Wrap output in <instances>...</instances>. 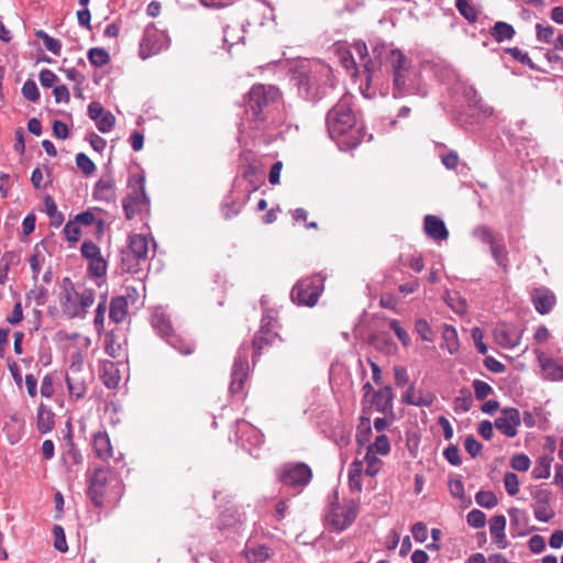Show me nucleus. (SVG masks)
Listing matches in <instances>:
<instances>
[{
    "label": "nucleus",
    "instance_id": "4468645a",
    "mask_svg": "<svg viewBox=\"0 0 563 563\" xmlns=\"http://www.w3.org/2000/svg\"><path fill=\"white\" fill-rule=\"evenodd\" d=\"M147 201L144 187L134 188L122 201L125 218L131 220L140 211V206Z\"/></svg>",
    "mask_w": 563,
    "mask_h": 563
},
{
    "label": "nucleus",
    "instance_id": "6ab92c4d",
    "mask_svg": "<svg viewBox=\"0 0 563 563\" xmlns=\"http://www.w3.org/2000/svg\"><path fill=\"white\" fill-rule=\"evenodd\" d=\"M423 228L427 235L433 240L442 241L446 240L449 236L444 222L435 216H426Z\"/></svg>",
    "mask_w": 563,
    "mask_h": 563
},
{
    "label": "nucleus",
    "instance_id": "a878e982",
    "mask_svg": "<svg viewBox=\"0 0 563 563\" xmlns=\"http://www.w3.org/2000/svg\"><path fill=\"white\" fill-rule=\"evenodd\" d=\"M393 390L389 386H386L373 395L372 402L378 411L385 412L391 409L393 406Z\"/></svg>",
    "mask_w": 563,
    "mask_h": 563
},
{
    "label": "nucleus",
    "instance_id": "f3484780",
    "mask_svg": "<svg viewBox=\"0 0 563 563\" xmlns=\"http://www.w3.org/2000/svg\"><path fill=\"white\" fill-rule=\"evenodd\" d=\"M249 375V362L246 357L238 356L233 363L231 373L230 391L232 394L240 393L243 389V384Z\"/></svg>",
    "mask_w": 563,
    "mask_h": 563
},
{
    "label": "nucleus",
    "instance_id": "5fc2aeb1",
    "mask_svg": "<svg viewBox=\"0 0 563 563\" xmlns=\"http://www.w3.org/2000/svg\"><path fill=\"white\" fill-rule=\"evenodd\" d=\"M490 246V253L496 261V263L499 266H505V260H506V249L503 243H500L498 240L494 242V244Z\"/></svg>",
    "mask_w": 563,
    "mask_h": 563
},
{
    "label": "nucleus",
    "instance_id": "e2e57ef3",
    "mask_svg": "<svg viewBox=\"0 0 563 563\" xmlns=\"http://www.w3.org/2000/svg\"><path fill=\"white\" fill-rule=\"evenodd\" d=\"M81 254L87 260H91V258L101 256L100 249L91 241H85L81 244Z\"/></svg>",
    "mask_w": 563,
    "mask_h": 563
},
{
    "label": "nucleus",
    "instance_id": "9d476101",
    "mask_svg": "<svg viewBox=\"0 0 563 563\" xmlns=\"http://www.w3.org/2000/svg\"><path fill=\"white\" fill-rule=\"evenodd\" d=\"M109 470L98 467L89 479L88 495L96 507L103 505L106 487L109 481Z\"/></svg>",
    "mask_w": 563,
    "mask_h": 563
},
{
    "label": "nucleus",
    "instance_id": "6e6d98bb",
    "mask_svg": "<svg viewBox=\"0 0 563 563\" xmlns=\"http://www.w3.org/2000/svg\"><path fill=\"white\" fill-rule=\"evenodd\" d=\"M504 484L510 496H515L519 492V479L515 473H506L504 476Z\"/></svg>",
    "mask_w": 563,
    "mask_h": 563
},
{
    "label": "nucleus",
    "instance_id": "3c124183",
    "mask_svg": "<svg viewBox=\"0 0 563 563\" xmlns=\"http://www.w3.org/2000/svg\"><path fill=\"white\" fill-rule=\"evenodd\" d=\"M473 388H474L475 397L478 400L485 399L493 393L492 386L489 384H487L486 382H483L479 379H475L473 382Z\"/></svg>",
    "mask_w": 563,
    "mask_h": 563
},
{
    "label": "nucleus",
    "instance_id": "1a4fd4ad",
    "mask_svg": "<svg viewBox=\"0 0 563 563\" xmlns=\"http://www.w3.org/2000/svg\"><path fill=\"white\" fill-rule=\"evenodd\" d=\"M322 286L313 279L299 280L291 290V299L298 305L312 307L317 303Z\"/></svg>",
    "mask_w": 563,
    "mask_h": 563
},
{
    "label": "nucleus",
    "instance_id": "e433bc0d",
    "mask_svg": "<svg viewBox=\"0 0 563 563\" xmlns=\"http://www.w3.org/2000/svg\"><path fill=\"white\" fill-rule=\"evenodd\" d=\"M88 59L91 65L102 67L110 62V55L104 48L93 47L88 51Z\"/></svg>",
    "mask_w": 563,
    "mask_h": 563
},
{
    "label": "nucleus",
    "instance_id": "052dcab7",
    "mask_svg": "<svg viewBox=\"0 0 563 563\" xmlns=\"http://www.w3.org/2000/svg\"><path fill=\"white\" fill-rule=\"evenodd\" d=\"M484 332L482 329L475 327L472 329V339L479 354L485 355L488 351L487 345L483 342Z\"/></svg>",
    "mask_w": 563,
    "mask_h": 563
},
{
    "label": "nucleus",
    "instance_id": "58836bf2",
    "mask_svg": "<svg viewBox=\"0 0 563 563\" xmlns=\"http://www.w3.org/2000/svg\"><path fill=\"white\" fill-rule=\"evenodd\" d=\"M167 342L169 343L170 346H173L174 349H176L179 353H181L184 355L191 354L195 350L194 343H191L189 341H185L184 339H181L177 335L172 334L167 339Z\"/></svg>",
    "mask_w": 563,
    "mask_h": 563
},
{
    "label": "nucleus",
    "instance_id": "aec40b11",
    "mask_svg": "<svg viewBox=\"0 0 563 563\" xmlns=\"http://www.w3.org/2000/svg\"><path fill=\"white\" fill-rule=\"evenodd\" d=\"M505 528L506 517L504 515H496L490 519L489 531L499 549H506L508 547Z\"/></svg>",
    "mask_w": 563,
    "mask_h": 563
},
{
    "label": "nucleus",
    "instance_id": "dca6fc26",
    "mask_svg": "<svg viewBox=\"0 0 563 563\" xmlns=\"http://www.w3.org/2000/svg\"><path fill=\"white\" fill-rule=\"evenodd\" d=\"M163 34L155 27H147L141 42V54L143 58L157 54L162 48Z\"/></svg>",
    "mask_w": 563,
    "mask_h": 563
},
{
    "label": "nucleus",
    "instance_id": "de8ad7c7",
    "mask_svg": "<svg viewBox=\"0 0 563 563\" xmlns=\"http://www.w3.org/2000/svg\"><path fill=\"white\" fill-rule=\"evenodd\" d=\"M473 236L478 239L481 242L492 245L497 240V238L494 235L493 231L481 225L473 230Z\"/></svg>",
    "mask_w": 563,
    "mask_h": 563
},
{
    "label": "nucleus",
    "instance_id": "0eeeda50",
    "mask_svg": "<svg viewBox=\"0 0 563 563\" xmlns=\"http://www.w3.org/2000/svg\"><path fill=\"white\" fill-rule=\"evenodd\" d=\"M312 477L311 468L305 463H288L279 472V481L289 487H305Z\"/></svg>",
    "mask_w": 563,
    "mask_h": 563
},
{
    "label": "nucleus",
    "instance_id": "f8f14e48",
    "mask_svg": "<svg viewBox=\"0 0 563 563\" xmlns=\"http://www.w3.org/2000/svg\"><path fill=\"white\" fill-rule=\"evenodd\" d=\"M387 62L393 75V86L401 87L404 84L401 74L410 70L412 62L399 49H390Z\"/></svg>",
    "mask_w": 563,
    "mask_h": 563
},
{
    "label": "nucleus",
    "instance_id": "338daca9",
    "mask_svg": "<svg viewBox=\"0 0 563 563\" xmlns=\"http://www.w3.org/2000/svg\"><path fill=\"white\" fill-rule=\"evenodd\" d=\"M411 532L417 542H424L428 538V529L423 522H416L411 527Z\"/></svg>",
    "mask_w": 563,
    "mask_h": 563
},
{
    "label": "nucleus",
    "instance_id": "ea45409f",
    "mask_svg": "<svg viewBox=\"0 0 563 563\" xmlns=\"http://www.w3.org/2000/svg\"><path fill=\"white\" fill-rule=\"evenodd\" d=\"M461 396L456 397L454 400V409L461 410L463 412L468 411L473 405L472 394L468 389H461Z\"/></svg>",
    "mask_w": 563,
    "mask_h": 563
},
{
    "label": "nucleus",
    "instance_id": "473e14b6",
    "mask_svg": "<svg viewBox=\"0 0 563 563\" xmlns=\"http://www.w3.org/2000/svg\"><path fill=\"white\" fill-rule=\"evenodd\" d=\"M377 453L371 451L369 449L366 450V453L364 455L363 462L366 464V467L364 470V473L367 476L374 477L378 474V472L382 468L383 462L380 459L376 456Z\"/></svg>",
    "mask_w": 563,
    "mask_h": 563
},
{
    "label": "nucleus",
    "instance_id": "9b49d317",
    "mask_svg": "<svg viewBox=\"0 0 563 563\" xmlns=\"http://www.w3.org/2000/svg\"><path fill=\"white\" fill-rule=\"evenodd\" d=\"M520 423V412L518 409L512 407L504 408L500 416L495 420V427L497 430L508 438L517 435V429Z\"/></svg>",
    "mask_w": 563,
    "mask_h": 563
},
{
    "label": "nucleus",
    "instance_id": "6e6552de",
    "mask_svg": "<svg viewBox=\"0 0 563 563\" xmlns=\"http://www.w3.org/2000/svg\"><path fill=\"white\" fill-rule=\"evenodd\" d=\"M401 77L404 81L402 86H393L394 98H404L407 96L427 97L428 91L422 85L420 76L413 66L410 67L409 71H404Z\"/></svg>",
    "mask_w": 563,
    "mask_h": 563
},
{
    "label": "nucleus",
    "instance_id": "774afa93",
    "mask_svg": "<svg viewBox=\"0 0 563 563\" xmlns=\"http://www.w3.org/2000/svg\"><path fill=\"white\" fill-rule=\"evenodd\" d=\"M444 456L448 460V462L452 465H460L462 463L461 456H460V450L456 445H450L444 450Z\"/></svg>",
    "mask_w": 563,
    "mask_h": 563
},
{
    "label": "nucleus",
    "instance_id": "5701e85b",
    "mask_svg": "<svg viewBox=\"0 0 563 563\" xmlns=\"http://www.w3.org/2000/svg\"><path fill=\"white\" fill-rule=\"evenodd\" d=\"M93 449L96 455L101 460H108L113 455L110 439L106 432H98L95 434Z\"/></svg>",
    "mask_w": 563,
    "mask_h": 563
},
{
    "label": "nucleus",
    "instance_id": "13d9d810",
    "mask_svg": "<svg viewBox=\"0 0 563 563\" xmlns=\"http://www.w3.org/2000/svg\"><path fill=\"white\" fill-rule=\"evenodd\" d=\"M415 330L418 333V335L427 342L432 341V331L428 322L423 319H419L416 321Z\"/></svg>",
    "mask_w": 563,
    "mask_h": 563
},
{
    "label": "nucleus",
    "instance_id": "7c9ffc66",
    "mask_svg": "<svg viewBox=\"0 0 563 563\" xmlns=\"http://www.w3.org/2000/svg\"><path fill=\"white\" fill-rule=\"evenodd\" d=\"M552 461L553 457L550 455L540 456L533 467L532 476L538 479L548 478L551 474Z\"/></svg>",
    "mask_w": 563,
    "mask_h": 563
},
{
    "label": "nucleus",
    "instance_id": "393cba45",
    "mask_svg": "<svg viewBox=\"0 0 563 563\" xmlns=\"http://www.w3.org/2000/svg\"><path fill=\"white\" fill-rule=\"evenodd\" d=\"M36 426L41 433H47L54 427V413L44 404H41L37 408Z\"/></svg>",
    "mask_w": 563,
    "mask_h": 563
},
{
    "label": "nucleus",
    "instance_id": "c9c22d12",
    "mask_svg": "<svg viewBox=\"0 0 563 563\" xmlns=\"http://www.w3.org/2000/svg\"><path fill=\"white\" fill-rule=\"evenodd\" d=\"M245 556L250 563H263L269 558V548L258 545L245 550Z\"/></svg>",
    "mask_w": 563,
    "mask_h": 563
},
{
    "label": "nucleus",
    "instance_id": "bb28decb",
    "mask_svg": "<svg viewBox=\"0 0 563 563\" xmlns=\"http://www.w3.org/2000/svg\"><path fill=\"white\" fill-rule=\"evenodd\" d=\"M97 200L111 201L115 197L114 184L111 178H101L95 186Z\"/></svg>",
    "mask_w": 563,
    "mask_h": 563
},
{
    "label": "nucleus",
    "instance_id": "4d7b16f0",
    "mask_svg": "<svg viewBox=\"0 0 563 563\" xmlns=\"http://www.w3.org/2000/svg\"><path fill=\"white\" fill-rule=\"evenodd\" d=\"M536 31L538 41L544 43H553L554 27L550 25L543 26L542 24H537Z\"/></svg>",
    "mask_w": 563,
    "mask_h": 563
},
{
    "label": "nucleus",
    "instance_id": "7ed1b4c3",
    "mask_svg": "<svg viewBox=\"0 0 563 563\" xmlns=\"http://www.w3.org/2000/svg\"><path fill=\"white\" fill-rule=\"evenodd\" d=\"M92 380V371L84 363L82 356L79 353L71 355V362L66 372L69 397L74 400L82 399Z\"/></svg>",
    "mask_w": 563,
    "mask_h": 563
},
{
    "label": "nucleus",
    "instance_id": "f03ea898",
    "mask_svg": "<svg viewBox=\"0 0 563 563\" xmlns=\"http://www.w3.org/2000/svg\"><path fill=\"white\" fill-rule=\"evenodd\" d=\"M93 302V289L86 287L76 289L69 278L66 277L63 279V290L59 295V305L65 316L69 319H84Z\"/></svg>",
    "mask_w": 563,
    "mask_h": 563
},
{
    "label": "nucleus",
    "instance_id": "603ef678",
    "mask_svg": "<svg viewBox=\"0 0 563 563\" xmlns=\"http://www.w3.org/2000/svg\"><path fill=\"white\" fill-rule=\"evenodd\" d=\"M22 95L25 99L30 101H37L40 98L38 88L35 81L27 79L22 87Z\"/></svg>",
    "mask_w": 563,
    "mask_h": 563
},
{
    "label": "nucleus",
    "instance_id": "a18cd8bd",
    "mask_svg": "<svg viewBox=\"0 0 563 563\" xmlns=\"http://www.w3.org/2000/svg\"><path fill=\"white\" fill-rule=\"evenodd\" d=\"M76 165L86 176L91 175L96 170L95 163L85 153L76 155Z\"/></svg>",
    "mask_w": 563,
    "mask_h": 563
},
{
    "label": "nucleus",
    "instance_id": "79ce46f5",
    "mask_svg": "<svg viewBox=\"0 0 563 563\" xmlns=\"http://www.w3.org/2000/svg\"><path fill=\"white\" fill-rule=\"evenodd\" d=\"M106 311H107V296L103 295L97 306L96 316H95V320H93V324H95V328L98 331V333H101L103 331Z\"/></svg>",
    "mask_w": 563,
    "mask_h": 563
},
{
    "label": "nucleus",
    "instance_id": "864d4df0",
    "mask_svg": "<svg viewBox=\"0 0 563 563\" xmlns=\"http://www.w3.org/2000/svg\"><path fill=\"white\" fill-rule=\"evenodd\" d=\"M63 231L69 242H77L80 239L81 229L77 222L68 221Z\"/></svg>",
    "mask_w": 563,
    "mask_h": 563
},
{
    "label": "nucleus",
    "instance_id": "cd10ccee",
    "mask_svg": "<svg viewBox=\"0 0 563 563\" xmlns=\"http://www.w3.org/2000/svg\"><path fill=\"white\" fill-rule=\"evenodd\" d=\"M441 347L445 349L450 354H455L460 349L457 332L454 327L445 324L442 331Z\"/></svg>",
    "mask_w": 563,
    "mask_h": 563
},
{
    "label": "nucleus",
    "instance_id": "09e8293b",
    "mask_svg": "<svg viewBox=\"0 0 563 563\" xmlns=\"http://www.w3.org/2000/svg\"><path fill=\"white\" fill-rule=\"evenodd\" d=\"M54 534V547L62 553H65L68 550L64 529L60 526H54L53 528Z\"/></svg>",
    "mask_w": 563,
    "mask_h": 563
},
{
    "label": "nucleus",
    "instance_id": "423d86ee",
    "mask_svg": "<svg viewBox=\"0 0 563 563\" xmlns=\"http://www.w3.org/2000/svg\"><path fill=\"white\" fill-rule=\"evenodd\" d=\"M278 97V89L272 86H254L247 95L246 114L252 115L255 123H262L266 117L263 112Z\"/></svg>",
    "mask_w": 563,
    "mask_h": 563
},
{
    "label": "nucleus",
    "instance_id": "69168bd1",
    "mask_svg": "<svg viewBox=\"0 0 563 563\" xmlns=\"http://www.w3.org/2000/svg\"><path fill=\"white\" fill-rule=\"evenodd\" d=\"M47 289L43 286L35 287L27 292V298L33 299L37 306H43L46 302Z\"/></svg>",
    "mask_w": 563,
    "mask_h": 563
},
{
    "label": "nucleus",
    "instance_id": "39448f33",
    "mask_svg": "<svg viewBox=\"0 0 563 563\" xmlns=\"http://www.w3.org/2000/svg\"><path fill=\"white\" fill-rule=\"evenodd\" d=\"M151 243L155 245L152 239L143 234L130 236L128 250L122 253V262L128 272L136 273L140 266L147 261Z\"/></svg>",
    "mask_w": 563,
    "mask_h": 563
},
{
    "label": "nucleus",
    "instance_id": "0e129e2a",
    "mask_svg": "<svg viewBox=\"0 0 563 563\" xmlns=\"http://www.w3.org/2000/svg\"><path fill=\"white\" fill-rule=\"evenodd\" d=\"M464 448L472 457H476L483 446L473 435H467L464 441Z\"/></svg>",
    "mask_w": 563,
    "mask_h": 563
},
{
    "label": "nucleus",
    "instance_id": "20e7f679",
    "mask_svg": "<svg viewBox=\"0 0 563 563\" xmlns=\"http://www.w3.org/2000/svg\"><path fill=\"white\" fill-rule=\"evenodd\" d=\"M358 515V505L354 500H346L344 504L331 503L324 521L327 527L338 533L343 532L353 525Z\"/></svg>",
    "mask_w": 563,
    "mask_h": 563
},
{
    "label": "nucleus",
    "instance_id": "f704fd0d",
    "mask_svg": "<svg viewBox=\"0 0 563 563\" xmlns=\"http://www.w3.org/2000/svg\"><path fill=\"white\" fill-rule=\"evenodd\" d=\"M455 7L460 14L466 19L468 22L474 23L477 20L478 11L477 9L471 3V0H456Z\"/></svg>",
    "mask_w": 563,
    "mask_h": 563
},
{
    "label": "nucleus",
    "instance_id": "c85d7f7f",
    "mask_svg": "<svg viewBox=\"0 0 563 563\" xmlns=\"http://www.w3.org/2000/svg\"><path fill=\"white\" fill-rule=\"evenodd\" d=\"M152 325L162 336L168 339L173 333L169 318L162 311H155L152 316Z\"/></svg>",
    "mask_w": 563,
    "mask_h": 563
},
{
    "label": "nucleus",
    "instance_id": "a211bd4d",
    "mask_svg": "<svg viewBox=\"0 0 563 563\" xmlns=\"http://www.w3.org/2000/svg\"><path fill=\"white\" fill-rule=\"evenodd\" d=\"M531 299L536 310L541 314L549 313L555 303L554 294L547 288L534 289Z\"/></svg>",
    "mask_w": 563,
    "mask_h": 563
},
{
    "label": "nucleus",
    "instance_id": "680f3d73",
    "mask_svg": "<svg viewBox=\"0 0 563 563\" xmlns=\"http://www.w3.org/2000/svg\"><path fill=\"white\" fill-rule=\"evenodd\" d=\"M510 465L516 471L525 472L530 467V460L525 454H516L512 456Z\"/></svg>",
    "mask_w": 563,
    "mask_h": 563
},
{
    "label": "nucleus",
    "instance_id": "ddd939ff",
    "mask_svg": "<svg viewBox=\"0 0 563 563\" xmlns=\"http://www.w3.org/2000/svg\"><path fill=\"white\" fill-rule=\"evenodd\" d=\"M274 323H276L275 317L272 312H267L263 317V325L261 330L256 333L253 340L255 354H258L264 345L272 344L276 340L277 332L274 331Z\"/></svg>",
    "mask_w": 563,
    "mask_h": 563
},
{
    "label": "nucleus",
    "instance_id": "4be33fe9",
    "mask_svg": "<svg viewBox=\"0 0 563 563\" xmlns=\"http://www.w3.org/2000/svg\"><path fill=\"white\" fill-rule=\"evenodd\" d=\"M494 338L497 344L506 349H514L519 344V339L515 336V333L506 325H497L494 329Z\"/></svg>",
    "mask_w": 563,
    "mask_h": 563
},
{
    "label": "nucleus",
    "instance_id": "b1692460",
    "mask_svg": "<svg viewBox=\"0 0 563 563\" xmlns=\"http://www.w3.org/2000/svg\"><path fill=\"white\" fill-rule=\"evenodd\" d=\"M128 314V301L124 296L114 297L110 302L109 317L115 323L122 322Z\"/></svg>",
    "mask_w": 563,
    "mask_h": 563
},
{
    "label": "nucleus",
    "instance_id": "2f4dec72",
    "mask_svg": "<svg viewBox=\"0 0 563 563\" xmlns=\"http://www.w3.org/2000/svg\"><path fill=\"white\" fill-rule=\"evenodd\" d=\"M490 34L495 41L500 43L506 40H511L515 35V29L506 22H496Z\"/></svg>",
    "mask_w": 563,
    "mask_h": 563
},
{
    "label": "nucleus",
    "instance_id": "2eb2a0df",
    "mask_svg": "<svg viewBox=\"0 0 563 563\" xmlns=\"http://www.w3.org/2000/svg\"><path fill=\"white\" fill-rule=\"evenodd\" d=\"M534 517L537 520L548 522L554 517V511L549 507L550 492L547 489H538L533 493Z\"/></svg>",
    "mask_w": 563,
    "mask_h": 563
},
{
    "label": "nucleus",
    "instance_id": "c756f323",
    "mask_svg": "<svg viewBox=\"0 0 563 563\" xmlns=\"http://www.w3.org/2000/svg\"><path fill=\"white\" fill-rule=\"evenodd\" d=\"M45 245L44 243H37L34 246L33 254L30 257V266L33 273V278L36 280L41 272L42 265L45 261Z\"/></svg>",
    "mask_w": 563,
    "mask_h": 563
},
{
    "label": "nucleus",
    "instance_id": "412c9836",
    "mask_svg": "<svg viewBox=\"0 0 563 563\" xmlns=\"http://www.w3.org/2000/svg\"><path fill=\"white\" fill-rule=\"evenodd\" d=\"M540 366L542 368L543 377L549 380H561L563 379V366L559 365L555 361L547 357L543 354L538 356Z\"/></svg>",
    "mask_w": 563,
    "mask_h": 563
},
{
    "label": "nucleus",
    "instance_id": "a19ab883",
    "mask_svg": "<svg viewBox=\"0 0 563 563\" xmlns=\"http://www.w3.org/2000/svg\"><path fill=\"white\" fill-rule=\"evenodd\" d=\"M476 503L487 509H492L497 505V497L490 490H479L475 495Z\"/></svg>",
    "mask_w": 563,
    "mask_h": 563
},
{
    "label": "nucleus",
    "instance_id": "49530a36",
    "mask_svg": "<svg viewBox=\"0 0 563 563\" xmlns=\"http://www.w3.org/2000/svg\"><path fill=\"white\" fill-rule=\"evenodd\" d=\"M89 273L93 277H102L107 273V262L102 256L89 260Z\"/></svg>",
    "mask_w": 563,
    "mask_h": 563
},
{
    "label": "nucleus",
    "instance_id": "72a5a7b5",
    "mask_svg": "<svg viewBox=\"0 0 563 563\" xmlns=\"http://www.w3.org/2000/svg\"><path fill=\"white\" fill-rule=\"evenodd\" d=\"M45 212L51 219L53 227H59L64 222V216L57 210V206L51 196L44 198Z\"/></svg>",
    "mask_w": 563,
    "mask_h": 563
},
{
    "label": "nucleus",
    "instance_id": "c03bdc74",
    "mask_svg": "<svg viewBox=\"0 0 563 563\" xmlns=\"http://www.w3.org/2000/svg\"><path fill=\"white\" fill-rule=\"evenodd\" d=\"M97 129L102 133L110 132L115 124V117L110 112H104L98 120L95 121Z\"/></svg>",
    "mask_w": 563,
    "mask_h": 563
},
{
    "label": "nucleus",
    "instance_id": "bf43d9fd",
    "mask_svg": "<svg viewBox=\"0 0 563 563\" xmlns=\"http://www.w3.org/2000/svg\"><path fill=\"white\" fill-rule=\"evenodd\" d=\"M389 328L395 332L399 341L404 346H408L410 343V336L408 332L400 327L399 322L395 319L389 321Z\"/></svg>",
    "mask_w": 563,
    "mask_h": 563
},
{
    "label": "nucleus",
    "instance_id": "f257e3e1",
    "mask_svg": "<svg viewBox=\"0 0 563 563\" xmlns=\"http://www.w3.org/2000/svg\"><path fill=\"white\" fill-rule=\"evenodd\" d=\"M355 123V115L345 100H341L328 112V132L331 139L338 140L341 148L352 150L361 143L364 134Z\"/></svg>",
    "mask_w": 563,
    "mask_h": 563
},
{
    "label": "nucleus",
    "instance_id": "4c0bfd02",
    "mask_svg": "<svg viewBox=\"0 0 563 563\" xmlns=\"http://www.w3.org/2000/svg\"><path fill=\"white\" fill-rule=\"evenodd\" d=\"M353 48L363 62L365 71L371 73L376 67V63H374L371 58H367L368 52L366 44L362 41H358L354 43Z\"/></svg>",
    "mask_w": 563,
    "mask_h": 563
},
{
    "label": "nucleus",
    "instance_id": "37998d69",
    "mask_svg": "<svg viewBox=\"0 0 563 563\" xmlns=\"http://www.w3.org/2000/svg\"><path fill=\"white\" fill-rule=\"evenodd\" d=\"M367 449L380 455H387L390 452L389 439L387 435L380 434Z\"/></svg>",
    "mask_w": 563,
    "mask_h": 563
},
{
    "label": "nucleus",
    "instance_id": "8fccbe9b",
    "mask_svg": "<svg viewBox=\"0 0 563 563\" xmlns=\"http://www.w3.org/2000/svg\"><path fill=\"white\" fill-rule=\"evenodd\" d=\"M467 523L473 528H483L486 523V516L482 510L473 509L467 514Z\"/></svg>",
    "mask_w": 563,
    "mask_h": 563
}]
</instances>
